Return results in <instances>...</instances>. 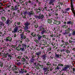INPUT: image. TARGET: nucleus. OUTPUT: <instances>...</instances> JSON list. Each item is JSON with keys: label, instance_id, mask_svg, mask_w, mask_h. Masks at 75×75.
<instances>
[{"label": "nucleus", "instance_id": "11", "mask_svg": "<svg viewBox=\"0 0 75 75\" xmlns=\"http://www.w3.org/2000/svg\"><path fill=\"white\" fill-rule=\"evenodd\" d=\"M21 57H22V56H19L17 57V62H18V61H20V59L21 58Z\"/></svg>", "mask_w": 75, "mask_h": 75}, {"label": "nucleus", "instance_id": "13", "mask_svg": "<svg viewBox=\"0 0 75 75\" xmlns=\"http://www.w3.org/2000/svg\"><path fill=\"white\" fill-rule=\"evenodd\" d=\"M1 19L3 21H6V18L4 16H2L1 17Z\"/></svg>", "mask_w": 75, "mask_h": 75}, {"label": "nucleus", "instance_id": "24", "mask_svg": "<svg viewBox=\"0 0 75 75\" xmlns=\"http://www.w3.org/2000/svg\"><path fill=\"white\" fill-rule=\"evenodd\" d=\"M8 59H11V58H12V56L10 54H8Z\"/></svg>", "mask_w": 75, "mask_h": 75}, {"label": "nucleus", "instance_id": "22", "mask_svg": "<svg viewBox=\"0 0 75 75\" xmlns=\"http://www.w3.org/2000/svg\"><path fill=\"white\" fill-rule=\"evenodd\" d=\"M52 19H48V23H50V24L52 22Z\"/></svg>", "mask_w": 75, "mask_h": 75}, {"label": "nucleus", "instance_id": "48", "mask_svg": "<svg viewBox=\"0 0 75 75\" xmlns=\"http://www.w3.org/2000/svg\"><path fill=\"white\" fill-rule=\"evenodd\" d=\"M56 69H60V68L59 67L57 66V67H56Z\"/></svg>", "mask_w": 75, "mask_h": 75}, {"label": "nucleus", "instance_id": "4", "mask_svg": "<svg viewBox=\"0 0 75 75\" xmlns=\"http://www.w3.org/2000/svg\"><path fill=\"white\" fill-rule=\"evenodd\" d=\"M71 0V10H74V5L73 4H74V2L73 1L74 0Z\"/></svg>", "mask_w": 75, "mask_h": 75}, {"label": "nucleus", "instance_id": "35", "mask_svg": "<svg viewBox=\"0 0 75 75\" xmlns=\"http://www.w3.org/2000/svg\"><path fill=\"white\" fill-rule=\"evenodd\" d=\"M11 10L13 11H14V10H15V8H14L13 6H12L11 8Z\"/></svg>", "mask_w": 75, "mask_h": 75}, {"label": "nucleus", "instance_id": "9", "mask_svg": "<svg viewBox=\"0 0 75 75\" xmlns=\"http://www.w3.org/2000/svg\"><path fill=\"white\" fill-rule=\"evenodd\" d=\"M28 29V26H25L24 28V31H28V33H30V31L28 30H27Z\"/></svg>", "mask_w": 75, "mask_h": 75}, {"label": "nucleus", "instance_id": "25", "mask_svg": "<svg viewBox=\"0 0 75 75\" xmlns=\"http://www.w3.org/2000/svg\"><path fill=\"white\" fill-rule=\"evenodd\" d=\"M21 61H23V62H25V61H26V59L25 58H24V57H23L21 59Z\"/></svg>", "mask_w": 75, "mask_h": 75}, {"label": "nucleus", "instance_id": "16", "mask_svg": "<svg viewBox=\"0 0 75 75\" xmlns=\"http://www.w3.org/2000/svg\"><path fill=\"white\" fill-rule=\"evenodd\" d=\"M28 14L29 16H30V15H31V14L33 15V16H34V13L33 12V11H31V12H30Z\"/></svg>", "mask_w": 75, "mask_h": 75}, {"label": "nucleus", "instance_id": "28", "mask_svg": "<svg viewBox=\"0 0 75 75\" xmlns=\"http://www.w3.org/2000/svg\"><path fill=\"white\" fill-rule=\"evenodd\" d=\"M31 35L33 36V37H35V36L36 34H35V33L33 32L31 33Z\"/></svg>", "mask_w": 75, "mask_h": 75}, {"label": "nucleus", "instance_id": "42", "mask_svg": "<svg viewBox=\"0 0 75 75\" xmlns=\"http://www.w3.org/2000/svg\"><path fill=\"white\" fill-rule=\"evenodd\" d=\"M20 73H21L22 74H24V71H21L19 72Z\"/></svg>", "mask_w": 75, "mask_h": 75}, {"label": "nucleus", "instance_id": "54", "mask_svg": "<svg viewBox=\"0 0 75 75\" xmlns=\"http://www.w3.org/2000/svg\"><path fill=\"white\" fill-rule=\"evenodd\" d=\"M44 32H45V33H47V31H48V30H44Z\"/></svg>", "mask_w": 75, "mask_h": 75}, {"label": "nucleus", "instance_id": "61", "mask_svg": "<svg viewBox=\"0 0 75 75\" xmlns=\"http://www.w3.org/2000/svg\"><path fill=\"white\" fill-rule=\"evenodd\" d=\"M69 42H70V43H72V41H71V40H69Z\"/></svg>", "mask_w": 75, "mask_h": 75}, {"label": "nucleus", "instance_id": "2", "mask_svg": "<svg viewBox=\"0 0 75 75\" xmlns=\"http://www.w3.org/2000/svg\"><path fill=\"white\" fill-rule=\"evenodd\" d=\"M21 36V38L22 40H25L27 38V36L24 35V34H20Z\"/></svg>", "mask_w": 75, "mask_h": 75}, {"label": "nucleus", "instance_id": "50", "mask_svg": "<svg viewBox=\"0 0 75 75\" xmlns=\"http://www.w3.org/2000/svg\"><path fill=\"white\" fill-rule=\"evenodd\" d=\"M59 5H61V6H62V4H63V3L62 2H60L59 4Z\"/></svg>", "mask_w": 75, "mask_h": 75}, {"label": "nucleus", "instance_id": "37", "mask_svg": "<svg viewBox=\"0 0 75 75\" xmlns=\"http://www.w3.org/2000/svg\"><path fill=\"white\" fill-rule=\"evenodd\" d=\"M47 65H50L51 66V63H50V62H48L47 63Z\"/></svg>", "mask_w": 75, "mask_h": 75}, {"label": "nucleus", "instance_id": "5", "mask_svg": "<svg viewBox=\"0 0 75 75\" xmlns=\"http://www.w3.org/2000/svg\"><path fill=\"white\" fill-rule=\"evenodd\" d=\"M18 31V27H16L13 29V30L12 31V33L14 34V33H16Z\"/></svg>", "mask_w": 75, "mask_h": 75}, {"label": "nucleus", "instance_id": "38", "mask_svg": "<svg viewBox=\"0 0 75 75\" xmlns=\"http://www.w3.org/2000/svg\"><path fill=\"white\" fill-rule=\"evenodd\" d=\"M49 69H50V71H52V67H50L49 69Z\"/></svg>", "mask_w": 75, "mask_h": 75}, {"label": "nucleus", "instance_id": "32", "mask_svg": "<svg viewBox=\"0 0 75 75\" xmlns=\"http://www.w3.org/2000/svg\"><path fill=\"white\" fill-rule=\"evenodd\" d=\"M25 41H26V42H29L30 41V40L28 38H26L25 40Z\"/></svg>", "mask_w": 75, "mask_h": 75}, {"label": "nucleus", "instance_id": "41", "mask_svg": "<svg viewBox=\"0 0 75 75\" xmlns=\"http://www.w3.org/2000/svg\"><path fill=\"white\" fill-rule=\"evenodd\" d=\"M71 21H68L67 22V24H71Z\"/></svg>", "mask_w": 75, "mask_h": 75}, {"label": "nucleus", "instance_id": "19", "mask_svg": "<svg viewBox=\"0 0 75 75\" xmlns=\"http://www.w3.org/2000/svg\"><path fill=\"white\" fill-rule=\"evenodd\" d=\"M30 23H28V22H26L25 23V26H27V27H28V25H30Z\"/></svg>", "mask_w": 75, "mask_h": 75}, {"label": "nucleus", "instance_id": "52", "mask_svg": "<svg viewBox=\"0 0 75 75\" xmlns=\"http://www.w3.org/2000/svg\"><path fill=\"white\" fill-rule=\"evenodd\" d=\"M11 47H12V48H16V46H14V45H12L11 46Z\"/></svg>", "mask_w": 75, "mask_h": 75}, {"label": "nucleus", "instance_id": "26", "mask_svg": "<svg viewBox=\"0 0 75 75\" xmlns=\"http://www.w3.org/2000/svg\"><path fill=\"white\" fill-rule=\"evenodd\" d=\"M36 55H38V56H39V55H41V52H37L36 53Z\"/></svg>", "mask_w": 75, "mask_h": 75}, {"label": "nucleus", "instance_id": "44", "mask_svg": "<svg viewBox=\"0 0 75 75\" xmlns=\"http://www.w3.org/2000/svg\"><path fill=\"white\" fill-rule=\"evenodd\" d=\"M70 10V8H67L66 9V11H69Z\"/></svg>", "mask_w": 75, "mask_h": 75}, {"label": "nucleus", "instance_id": "60", "mask_svg": "<svg viewBox=\"0 0 75 75\" xmlns=\"http://www.w3.org/2000/svg\"><path fill=\"white\" fill-rule=\"evenodd\" d=\"M35 42H38V40H35Z\"/></svg>", "mask_w": 75, "mask_h": 75}, {"label": "nucleus", "instance_id": "55", "mask_svg": "<svg viewBox=\"0 0 75 75\" xmlns=\"http://www.w3.org/2000/svg\"><path fill=\"white\" fill-rule=\"evenodd\" d=\"M73 35H75V31H74L73 33Z\"/></svg>", "mask_w": 75, "mask_h": 75}, {"label": "nucleus", "instance_id": "8", "mask_svg": "<svg viewBox=\"0 0 75 75\" xmlns=\"http://www.w3.org/2000/svg\"><path fill=\"white\" fill-rule=\"evenodd\" d=\"M55 1V0H50L49 3V4L51 5V4H52L53 3H54Z\"/></svg>", "mask_w": 75, "mask_h": 75}, {"label": "nucleus", "instance_id": "34", "mask_svg": "<svg viewBox=\"0 0 75 75\" xmlns=\"http://www.w3.org/2000/svg\"><path fill=\"white\" fill-rule=\"evenodd\" d=\"M43 70L45 71H47L48 69H47V68H43Z\"/></svg>", "mask_w": 75, "mask_h": 75}, {"label": "nucleus", "instance_id": "21", "mask_svg": "<svg viewBox=\"0 0 75 75\" xmlns=\"http://www.w3.org/2000/svg\"><path fill=\"white\" fill-rule=\"evenodd\" d=\"M69 67H70V65H67L66 66V70L68 69L69 70V69H70V68H69Z\"/></svg>", "mask_w": 75, "mask_h": 75}, {"label": "nucleus", "instance_id": "23", "mask_svg": "<svg viewBox=\"0 0 75 75\" xmlns=\"http://www.w3.org/2000/svg\"><path fill=\"white\" fill-rule=\"evenodd\" d=\"M19 45H21V46H22V47H27V46L25 44H22L20 43L19 44Z\"/></svg>", "mask_w": 75, "mask_h": 75}, {"label": "nucleus", "instance_id": "56", "mask_svg": "<svg viewBox=\"0 0 75 75\" xmlns=\"http://www.w3.org/2000/svg\"><path fill=\"white\" fill-rule=\"evenodd\" d=\"M17 13H20V10H18L17 11Z\"/></svg>", "mask_w": 75, "mask_h": 75}, {"label": "nucleus", "instance_id": "49", "mask_svg": "<svg viewBox=\"0 0 75 75\" xmlns=\"http://www.w3.org/2000/svg\"><path fill=\"white\" fill-rule=\"evenodd\" d=\"M58 66H62V67H63V64H59L58 65Z\"/></svg>", "mask_w": 75, "mask_h": 75}, {"label": "nucleus", "instance_id": "29", "mask_svg": "<svg viewBox=\"0 0 75 75\" xmlns=\"http://www.w3.org/2000/svg\"><path fill=\"white\" fill-rule=\"evenodd\" d=\"M61 24V22L59 21H56V24L57 25H59V24Z\"/></svg>", "mask_w": 75, "mask_h": 75}, {"label": "nucleus", "instance_id": "3", "mask_svg": "<svg viewBox=\"0 0 75 75\" xmlns=\"http://www.w3.org/2000/svg\"><path fill=\"white\" fill-rule=\"evenodd\" d=\"M12 40V38L10 37H8L6 38V40H5L6 42H8V41H10L11 42V40Z\"/></svg>", "mask_w": 75, "mask_h": 75}, {"label": "nucleus", "instance_id": "45", "mask_svg": "<svg viewBox=\"0 0 75 75\" xmlns=\"http://www.w3.org/2000/svg\"><path fill=\"white\" fill-rule=\"evenodd\" d=\"M44 33H45L44 32V30H43L41 32V34H42V35H43V34H44Z\"/></svg>", "mask_w": 75, "mask_h": 75}, {"label": "nucleus", "instance_id": "1", "mask_svg": "<svg viewBox=\"0 0 75 75\" xmlns=\"http://www.w3.org/2000/svg\"><path fill=\"white\" fill-rule=\"evenodd\" d=\"M35 18H38L39 19H41V21L44 20V15L40 14L39 16H35Z\"/></svg>", "mask_w": 75, "mask_h": 75}, {"label": "nucleus", "instance_id": "46", "mask_svg": "<svg viewBox=\"0 0 75 75\" xmlns=\"http://www.w3.org/2000/svg\"><path fill=\"white\" fill-rule=\"evenodd\" d=\"M18 33H21L22 32V30L21 29H20L18 31Z\"/></svg>", "mask_w": 75, "mask_h": 75}, {"label": "nucleus", "instance_id": "17", "mask_svg": "<svg viewBox=\"0 0 75 75\" xmlns=\"http://www.w3.org/2000/svg\"><path fill=\"white\" fill-rule=\"evenodd\" d=\"M38 40H41V38H42V36L40 35H38Z\"/></svg>", "mask_w": 75, "mask_h": 75}, {"label": "nucleus", "instance_id": "59", "mask_svg": "<svg viewBox=\"0 0 75 75\" xmlns=\"http://www.w3.org/2000/svg\"><path fill=\"white\" fill-rule=\"evenodd\" d=\"M13 16H15V14H16V13L15 12H13Z\"/></svg>", "mask_w": 75, "mask_h": 75}, {"label": "nucleus", "instance_id": "10", "mask_svg": "<svg viewBox=\"0 0 75 75\" xmlns=\"http://www.w3.org/2000/svg\"><path fill=\"white\" fill-rule=\"evenodd\" d=\"M18 47L20 48L21 50V51H24V47H23L22 46H21L19 44H18Z\"/></svg>", "mask_w": 75, "mask_h": 75}, {"label": "nucleus", "instance_id": "7", "mask_svg": "<svg viewBox=\"0 0 75 75\" xmlns=\"http://www.w3.org/2000/svg\"><path fill=\"white\" fill-rule=\"evenodd\" d=\"M39 30L40 31H44V30H45V28L42 27V26H41L39 28Z\"/></svg>", "mask_w": 75, "mask_h": 75}, {"label": "nucleus", "instance_id": "47", "mask_svg": "<svg viewBox=\"0 0 75 75\" xmlns=\"http://www.w3.org/2000/svg\"><path fill=\"white\" fill-rule=\"evenodd\" d=\"M38 25H35V28H38Z\"/></svg>", "mask_w": 75, "mask_h": 75}, {"label": "nucleus", "instance_id": "63", "mask_svg": "<svg viewBox=\"0 0 75 75\" xmlns=\"http://www.w3.org/2000/svg\"><path fill=\"white\" fill-rule=\"evenodd\" d=\"M63 70H66V67H65L64 68H63Z\"/></svg>", "mask_w": 75, "mask_h": 75}, {"label": "nucleus", "instance_id": "43", "mask_svg": "<svg viewBox=\"0 0 75 75\" xmlns=\"http://www.w3.org/2000/svg\"><path fill=\"white\" fill-rule=\"evenodd\" d=\"M51 48H49L47 49V51H51Z\"/></svg>", "mask_w": 75, "mask_h": 75}, {"label": "nucleus", "instance_id": "12", "mask_svg": "<svg viewBox=\"0 0 75 75\" xmlns=\"http://www.w3.org/2000/svg\"><path fill=\"white\" fill-rule=\"evenodd\" d=\"M12 69L13 71H16L17 69V68L16 66H14L12 68Z\"/></svg>", "mask_w": 75, "mask_h": 75}, {"label": "nucleus", "instance_id": "30", "mask_svg": "<svg viewBox=\"0 0 75 75\" xmlns=\"http://www.w3.org/2000/svg\"><path fill=\"white\" fill-rule=\"evenodd\" d=\"M17 65H18V66H20V65H21V62H18V63H17Z\"/></svg>", "mask_w": 75, "mask_h": 75}, {"label": "nucleus", "instance_id": "53", "mask_svg": "<svg viewBox=\"0 0 75 75\" xmlns=\"http://www.w3.org/2000/svg\"><path fill=\"white\" fill-rule=\"evenodd\" d=\"M51 11L52 12H54V10L53 9H51Z\"/></svg>", "mask_w": 75, "mask_h": 75}, {"label": "nucleus", "instance_id": "27", "mask_svg": "<svg viewBox=\"0 0 75 75\" xmlns=\"http://www.w3.org/2000/svg\"><path fill=\"white\" fill-rule=\"evenodd\" d=\"M7 47H11V45H9V44H8V43H5Z\"/></svg>", "mask_w": 75, "mask_h": 75}, {"label": "nucleus", "instance_id": "39", "mask_svg": "<svg viewBox=\"0 0 75 75\" xmlns=\"http://www.w3.org/2000/svg\"><path fill=\"white\" fill-rule=\"evenodd\" d=\"M66 52L67 53H69L70 52V51L69 50H66Z\"/></svg>", "mask_w": 75, "mask_h": 75}, {"label": "nucleus", "instance_id": "14", "mask_svg": "<svg viewBox=\"0 0 75 75\" xmlns=\"http://www.w3.org/2000/svg\"><path fill=\"white\" fill-rule=\"evenodd\" d=\"M18 7L17 6V5H16L15 6L14 8H15V11H17V10H18L19 9V8H18Z\"/></svg>", "mask_w": 75, "mask_h": 75}, {"label": "nucleus", "instance_id": "6", "mask_svg": "<svg viewBox=\"0 0 75 75\" xmlns=\"http://www.w3.org/2000/svg\"><path fill=\"white\" fill-rule=\"evenodd\" d=\"M11 23H12V21L10 20H7L6 21V24H7V25H10Z\"/></svg>", "mask_w": 75, "mask_h": 75}, {"label": "nucleus", "instance_id": "31", "mask_svg": "<svg viewBox=\"0 0 75 75\" xmlns=\"http://www.w3.org/2000/svg\"><path fill=\"white\" fill-rule=\"evenodd\" d=\"M27 11H25L24 12L23 14H24V16H26V14H27Z\"/></svg>", "mask_w": 75, "mask_h": 75}, {"label": "nucleus", "instance_id": "18", "mask_svg": "<svg viewBox=\"0 0 75 75\" xmlns=\"http://www.w3.org/2000/svg\"><path fill=\"white\" fill-rule=\"evenodd\" d=\"M55 57H56V58H61V57H59V55L57 54L56 53L55 54Z\"/></svg>", "mask_w": 75, "mask_h": 75}, {"label": "nucleus", "instance_id": "20", "mask_svg": "<svg viewBox=\"0 0 75 75\" xmlns=\"http://www.w3.org/2000/svg\"><path fill=\"white\" fill-rule=\"evenodd\" d=\"M40 10V11H41V10H44V9L43 8H41V7H39V8L38 9H37V10Z\"/></svg>", "mask_w": 75, "mask_h": 75}, {"label": "nucleus", "instance_id": "64", "mask_svg": "<svg viewBox=\"0 0 75 75\" xmlns=\"http://www.w3.org/2000/svg\"><path fill=\"white\" fill-rule=\"evenodd\" d=\"M0 24H1V25H2L3 24V22H0Z\"/></svg>", "mask_w": 75, "mask_h": 75}, {"label": "nucleus", "instance_id": "40", "mask_svg": "<svg viewBox=\"0 0 75 75\" xmlns=\"http://www.w3.org/2000/svg\"><path fill=\"white\" fill-rule=\"evenodd\" d=\"M36 61V60H35L34 59H33L32 60H31V62H34V61Z\"/></svg>", "mask_w": 75, "mask_h": 75}, {"label": "nucleus", "instance_id": "15", "mask_svg": "<svg viewBox=\"0 0 75 75\" xmlns=\"http://www.w3.org/2000/svg\"><path fill=\"white\" fill-rule=\"evenodd\" d=\"M42 57L43 60H45L46 59V57H47V55L45 54L44 55L42 56Z\"/></svg>", "mask_w": 75, "mask_h": 75}, {"label": "nucleus", "instance_id": "51", "mask_svg": "<svg viewBox=\"0 0 75 75\" xmlns=\"http://www.w3.org/2000/svg\"><path fill=\"white\" fill-rule=\"evenodd\" d=\"M24 71L25 73H27V70L26 69H24V71Z\"/></svg>", "mask_w": 75, "mask_h": 75}, {"label": "nucleus", "instance_id": "36", "mask_svg": "<svg viewBox=\"0 0 75 75\" xmlns=\"http://www.w3.org/2000/svg\"><path fill=\"white\" fill-rule=\"evenodd\" d=\"M17 5L16 6H17L18 7H20V3L19 2H17V4H16Z\"/></svg>", "mask_w": 75, "mask_h": 75}, {"label": "nucleus", "instance_id": "33", "mask_svg": "<svg viewBox=\"0 0 75 75\" xmlns=\"http://www.w3.org/2000/svg\"><path fill=\"white\" fill-rule=\"evenodd\" d=\"M3 67V63L2 62H0V67Z\"/></svg>", "mask_w": 75, "mask_h": 75}, {"label": "nucleus", "instance_id": "58", "mask_svg": "<svg viewBox=\"0 0 75 75\" xmlns=\"http://www.w3.org/2000/svg\"><path fill=\"white\" fill-rule=\"evenodd\" d=\"M56 28H57V30H58V29H59V27H58V26H57V27H56Z\"/></svg>", "mask_w": 75, "mask_h": 75}, {"label": "nucleus", "instance_id": "62", "mask_svg": "<svg viewBox=\"0 0 75 75\" xmlns=\"http://www.w3.org/2000/svg\"><path fill=\"white\" fill-rule=\"evenodd\" d=\"M54 14H55V16H58V13H55Z\"/></svg>", "mask_w": 75, "mask_h": 75}, {"label": "nucleus", "instance_id": "57", "mask_svg": "<svg viewBox=\"0 0 75 75\" xmlns=\"http://www.w3.org/2000/svg\"><path fill=\"white\" fill-rule=\"evenodd\" d=\"M17 24H18V25H19L20 24H21V23H20V22H18Z\"/></svg>", "mask_w": 75, "mask_h": 75}]
</instances>
